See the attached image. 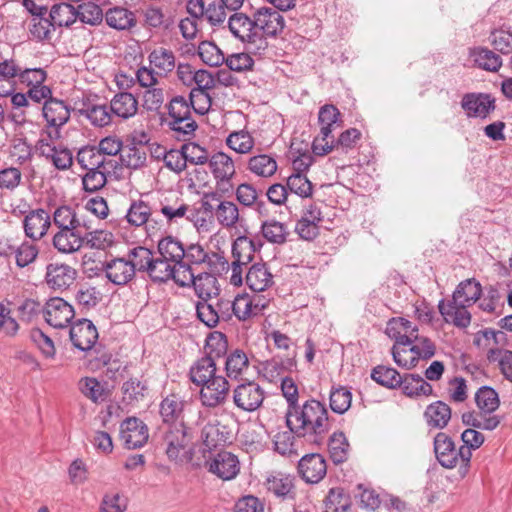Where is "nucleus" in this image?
Listing matches in <instances>:
<instances>
[{
    "mask_svg": "<svg viewBox=\"0 0 512 512\" xmlns=\"http://www.w3.org/2000/svg\"><path fill=\"white\" fill-rule=\"evenodd\" d=\"M178 273V266L159 255V257H153L147 275L154 283H166L173 280L178 286L187 287V284H182L178 280Z\"/></svg>",
    "mask_w": 512,
    "mask_h": 512,
    "instance_id": "nucleus-25",
    "label": "nucleus"
},
{
    "mask_svg": "<svg viewBox=\"0 0 512 512\" xmlns=\"http://www.w3.org/2000/svg\"><path fill=\"white\" fill-rule=\"evenodd\" d=\"M287 427H292L296 436L304 442L319 447L325 442L330 429L328 412L323 403L309 399L293 410L285 412Z\"/></svg>",
    "mask_w": 512,
    "mask_h": 512,
    "instance_id": "nucleus-1",
    "label": "nucleus"
},
{
    "mask_svg": "<svg viewBox=\"0 0 512 512\" xmlns=\"http://www.w3.org/2000/svg\"><path fill=\"white\" fill-rule=\"evenodd\" d=\"M296 438L298 437L292 431V427H288V430L285 431H278L272 438L274 450L283 456H298L295 446Z\"/></svg>",
    "mask_w": 512,
    "mask_h": 512,
    "instance_id": "nucleus-52",
    "label": "nucleus"
},
{
    "mask_svg": "<svg viewBox=\"0 0 512 512\" xmlns=\"http://www.w3.org/2000/svg\"><path fill=\"white\" fill-rule=\"evenodd\" d=\"M46 322L54 328H64L74 318V308L63 298H50L44 308Z\"/></svg>",
    "mask_w": 512,
    "mask_h": 512,
    "instance_id": "nucleus-14",
    "label": "nucleus"
},
{
    "mask_svg": "<svg viewBox=\"0 0 512 512\" xmlns=\"http://www.w3.org/2000/svg\"><path fill=\"white\" fill-rule=\"evenodd\" d=\"M461 106L468 117L485 118L490 111L494 110V100L486 94H465L461 101Z\"/></svg>",
    "mask_w": 512,
    "mask_h": 512,
    "instance_id": "nucleus-28",
    "label": "nucleus"
},
{
    "mask_svg": "<svg viewBox=\"0 0 512 512\" xmlns=\"http://www.w3.org/2000/svg\"><path fill=\"white\" fill-rule=\"evenodd\" d=\"M91 227H74L58 229L52 238L53 247L62 254H72L84 247V231Z\"/></svg>",
    "mask_w": 512,
    "mask_h": 512,
    "instance_id": "nucleus-12",
    "label": "nucleus"
},
{
    "mask_svg": "<svg viewBox=\"0 0 512 512\" xmlns=\"http://www.w3.org/2000/svg\"><path fill=\"white\" fill-rule=\"evenodd\" d=\"M253 24L256 31L263 35L265 38L276 37L285 27L284 17L278 10L271 7H261L253 14Z\"/></svg>",
    "mask_w": 512,
    "mask_h": 512,
    "instance_id": "nucleus-11",
    "label": "nucleus"
},
{
    "mask_svg": "<svg viewBox=\"0 0 512 512\" xmlns=\"http://www.w3.org/2000/svg\"><path fill=\"white\" fill-rule=\"evenodd\" d=\"M208 471L224 481H229L240 472V463L236 455L221 451L208 462Z\"/></svg>",
    "mask_w": 512,
    "mask_h": 512,
    "instance_id": "nucleus-19",
    "label": "nucleus"
},
{
    "mask_svg": "<svg viewBox=\"0 0 512 512\" xmlns=\"http://www.w3.org/2000/svg\"><path fill=\"white\" fill-rule=\"evenodd\" d=\"M265 307L264 304L260 305L259 297H250L248 294L237 295L232 300L231 311L239 320L245 321L252 316L260 313Z\"/></svg>",
    "mask_w": 512,
    "mask_h": 512,
    "instance_id": "nucleus-35",
    "label": "nucleus"
},
{
    "mask_svg": "<svg viewBox=\"0 0 512 512\" xmlns=\"http://www.w3.org/2000/svg\"><path fill=\"white\" fill-rule=\"evenodd\" d=\"M51 226L50 214L42 208L29 211L23 220L25 236L33 241L41 240Z\"/></svg>",
    "mask_w": 512,
    "mask_h": 512,
    "instance_id": "nucleus-20",
    "label": "nucleus"
},
{
    "mask_svg": "<svg viewBox=\"0 0 512 512\" xmlns=\"http://www.w3.org/2000/svg\"><path fill=\"white\" fill-rule=\"evenodd\" d=\"M148 148L142 142L134 140L123 145L120 160L130 169H139L146 164Z\"/></svg>",
    "mask_w": 512,
    "mask_h": 512,
    "instance_id": "nucleus-34",
    "label": "nucleus"
},
{
    "mask_svg": "<svg viewBox=\"0 0 512 512\" xmlns=\"http://www.w3.org/2000/svg\"><path fill=\"white\" fill-rule=\"evenodd\" d=\"M503 417L484 412H466L462 414V422L466 426L480 430L493 431L501 423Z\"/></svg>",
    "mask_w": 512,
    "mask_h": 512,
    "instance_id": "nucleus-42",
    "label": "nucleus"
},
{
    "mask_svg": "<svg viewBox=\"0 0 512 512\" xmlns=\"http://www.w3.org/2000/svg\"><path fill=\"white\" fill-rule=\"evenodd\" d=\"M469 58L480 69L496 72L502 66L501 57L486 47H474L469 49Z\"/></svg>",
    "mask_w": 512,
    "mask_h": 512,
    "instance_id": "nucleus-40",
    "label": "nucleus"
},
{
    "mask_svg": "<svg viewBox=\"0 0 512 512\" xmlns=\"http://www.w3.org/2000/svg\"><path fill=\"white\" fill-rule=\"evenodd\" d=\"M199 115H204L209 109L207 105L196 106V99H186L184 96L177 95L173 97L167 105V119L180 120L192 116L191 110Z\"/></svg>",
    "mask_w": 512,
    "mask_h": 512,
    "instance_id": "nucleus-29",
    "label": "nucleus"
},
{
    "mask_svg": "<svg viewBox=\"0 0 512 512\" xmlns=\"http://www.w3.org/2000/svg\"><path fill=\"white\" fill-rule=\"evenodd\" d=\"M205 198L219 202L215 208V217L222 227L228 229L237 227L241 217L239 208L234 202L221 200V195L216 192L206 193Z\"/></svg>",
    "mask_w": 512,
    "mask_h": 512,
    "instance_id": "nucleus-24",
    "label": "nucleus"
},
{
    "mask_svg": "<svg viewBox=\"0 0 512 512\" xmlns=\"http://www.w3.org/2000/svg\"><path fill=\"white\" fill-rule=\"evenodd\" d=\"M79 112L81 116L87 118L96 127H104L111 124L113 118L110 106L106 105H91L81 109Z\"/></svg>",
    "mask_w": 512,
    "mask_h": 512,
    "instance_id": "nucleus-60",
    "label": "nucleus"
},
{
    "mask_svg": "<svg viewBox=\"0 0 512 512\" xmlns=\"http://www.w3.org/2000/svg\"><path fill=\"white\" fill-rule=\"evenodd\" d=\"M159 255L163 256L164 259L173 262L178 266V270L183 268V257H185V247L183 243L171 235L166 236L159 240L157 245Z\"/></svg>",
    "mask_w": 512,
    "mask_h": 512,
    "instance_id": "nucleus-37",
    "label": "nucleus"
},
{
    "mask_svg": "<svg viewBox=\"0 0 512 512\" xmlns=\"http://www.w3.org/2000/svg\"><path fill=\"white\" fill-rule=\"evenodd\" d=\"M226 145L238 154L250 153L254 146L255 140L247 130L232 131L225 140Z\"/></svg>",
    "mask_w": 512,
    "mask_h": 512,
    "instance_id": "nucleus-54",
    "label": "nucleus"
},
{
    "mask_svg": "<svg viewBox=\"0 0 512 512\" xmlns=\"http://www.w3.org/2000/svg\"><path fill=\"white\" fill-rule=\"evenodd\" d=\"M475 403L478 412L493 413L500 405V399L495 389L490 386H482L475 393Z\"/></svg>",
    "mask_w": 512,
    "mask_h": 512,
    "instance_id": "nucleus-55",
    "label": "nucleus"
},
{
    "mask_svg": "<svg viewBox=\"0 0 512 512\" xmlns=\"http://www.w3.org/2000/svg\"><path fill=\"white\" fill-rule=\"evenodd\" d=\"M77 386L82 395L95 404L106 401L108 397V390L95 377H82Z\"/></svg>",
    "mask_w": 512,
    "mask_h": 512,
    "instance_id": "nucleus-45",
    "label": "nucleus"
},
{
    "mask_svg": "<svg viewBox=\"0 0 512 512\" xmlns=\"http://www.w3.org/2000/svg\"><path fill=\"white\" fill-rule=\"evenodd\" d=\"M267 489L279 498L293 499L294 478L290 475L277 473L267 478Z\"/></svg>",
    "mask_w": 512,
    "mask_h": 512,
    "instance_id": "nucleus-46",
    "label": "nucleus"
},
{
    "mask_svg": "<svg viewBox=\"0 0 512 512\" xmlns=\"http://www.w3.org/2000/svg\"><path fill=\"white\" fill-rule=\"evenodd\" d=\"M371 378L379 385L395 389L401 385L400 373L392 368L384 365L376 366L371 372Z\"/></svg>",
    "mask_w": 512,
    "mask_h": 512,
    "instance_id": "nucleus-58",
    "label": "nucleus"
},
{
    "mask_svg": "<svg viewBox=\"0 0 512 512\" xmlns=\"http://www.w3.org/2000/svg\"><path fill=\"white\" fill-rule=\"evenodd\" d=\"M482 287L475 279H467L459 283L452 299L464 305H472L480 299Z\"/></svg>",
    "mask_w": 512,
    "mask_h": 512,
    "instance_id": "nucleus-48",
    "label": "nucleus"
},
{
    "mask_svg": "<svg viewBox=\"0 0 512 512\" xmlns=\"http://www.w3.org/2000/svg\"><path fill=\"white\" fill-rule=\"evenodd\" d=\"M349 443L342 432H334L328 441L330 457L335 464L343 463L348 457Z\"/></svg>",
    "mask_w": 512,
    "mask_h": 512,
    "instance_id": "nucleus-61",
    "label": "nucleus"
},
{
    "mask_svg": "<svg viewBox=\"0 0 512 512\" xmlns=\"http://www.w3.org/2000/svg\"><path fill=\"white\" fill-rule=\"evenodd\" d=\"M461 440L463 445L458 449V454H460L458 473L460 477L464 478L470 468L472 450H477L483 445L485 436L478 429L470 427L462 432Z\"/></svg>",
    "mask_w": 512,
    "mask_h": 512,
    "instance_id": "nucleus-15",
    "label": "nucleus"
},
{
    "mask_svg": "<svg viewBox=\"0 0 512 512\" xmlns=\"http://www.w3.org/2000/svg\"><path fill=\"white\" fill-rule=\"evenodd\" d=\"M125 218L132 226L140 227L145 225L149 236L154 235L164 226L162 220L158 218L157 212L153 211L150 205L142 200L131 203Z\"/></svg>",
    "mask_w": 512,
    "mask_h": 512,
    "instance_id": "nucleus-6",
    "label": "nucleus"
},
{
    "mask_svg": "<svg viewBox=\"0 0 512 512\" xmlns=\"http://www.w3.org/2000/svg\"><path fill=\"white\" fill-rule=\"evenodd\" d=\"M228 27L233 36L245 45L248 52L261 55L267 49V39L256 31L253 19L244 13L236 12L231 15Z\"/></svg>",
    "mask_w": 512,
    "mask_h": 512,
    "instance_id": "nucleus-3",
    "label": "nucleus"
},
{
    "mask_svg": "<svg viewBox=\"0 0 512 512\" xmlns=\"http://www.w3.org/2000/svg\"><path fill=\"white\" fill-rule=\"evenodd\" d=\"M148 61L159 77H167L176 68L175 54L168 48L158 47L153 49L148 55Z\"/></svg>",
    "mask_w": 512,
    "mask_h": 512,
    "instance_id": "nucleus-31",
    "label": "nucleus"
},
{
    "mask_svg": "<svg viewBox=\"0 0 512 512\" xmlns=\"http://www.w3.org/2000/svg\"><path fill=\"white\" fill-rule=\"evenodd\" d=\"M39 255V246L33 240H24L17 245L15 263L19 268H24L34 263Z\"/></svg>",
    "mask_w": 512,
    "mask_h": 512,
    "instance_id": "nucleus-62",
    "label": "nucleus"
},
{
    "mask_svg": "<svg viewBox=\"0 0 512 512\" xmlns=\"http://www.w3.org/2000/svg\"><path fill=\"white\" fill-rule=\"evenodd\" d=\"M402 391L409 397L429 396L433 392L432 386L418 374H405L401 376Z\"/></svg>",
    "mask_w": 512,
    "mask_h": 512,
    "instance_id": "nucleus-47",
    "label": "nucleus"
},
{
    "mask_svg": "<svg viewBox=\"0 0 512 512\" xmlns=\"http://www.w3.org/2000/svg\"><path fill=\"white\" fill-rule=\"evenodd\" d=\"M104 271L108 280L115 285H125L135 277L127 257L107 261L104 264Z\"/></svg>",
    "mask_w": 512,
    "mask_h": 512,
    "instance_id": "nucleus-27",
    "label": "nucleus"
},
{
    "mask_svg": "<svg viewBox=\"0 0 512 512\" xmlns=\"http://www.w3.org/2000/svg\"><path fill=\"white\" fill-rule=\"evenodd\" d=\"M232 398L238 409L244 412H254L262 406L265 391L255 381H246L233 389Z\"/></svg>",
    "mask_w": 512,
    "mask_h": 512,
    "instance_id": "nucleus-8",
    "label": "nucleus"
},
{
    "mask_svg": "<svg viewBox=\"0 0 512 512\" xmlns=\"http://www.w3.org/2000/svg\"><path fill=\"white\" fill-rule=\"evenodd\" d=\"M298 472L305 482L318 483L327 473L326 461L319 453L304 455L298 462Z\"/></svg>",
    "mask_w": 512,
    "mask_h": 512,
    "instance_id": "nucleus-21",
    "label": "nucleus"
},
{
    "mask_svg": "<svg viewBox=\"0 0 512 512\" xmlns=\"http://www.w3.org/2000/svg\"><path fill=\"white\" fill-rule=\"evenodd\" d=\"M76 161L86 171L104 169L106 172H114L117 162L106 158L96 146L82 147L76 155Z\"/></svg>",
    "mask_w": 512,
    "mask_h": 512,
    "instance_id": "nucleus-17",
    "label": "nucleus"
},
{
    "mask_svg": "<svg viewBox=\"0 0 512 512\" xmlns=\"http://www.w3.org/2000/svg\"><path fill=\"white\" fill-rule=\"evenodd\" d=\"M105 21L109 27L116 30H129L136 25L135 14L121 6L108 9Z\"/></svg>",
    "mask_w": 512,
    "mask_h": 512,
    "instance_id": "nucleus-43",
    "label": "nucleus"
},
{
    "mask_svg": "<svg viewBox=\"0 0 512 512\" xmlns=\"http://www.w3.org/2000/svg\"><path fill=\"white\" fill-rule=\"evenodd\" d=\"M109 106L113 116L126 120L136 115L138 100L130 92H119L111 99Z\"/></svg>",
    "mask_w": 512,
    "mask_h": 512,
    "instance_id": "nucleus-33",
    "label": "nucleus"
},
{
    "mask_svg": "<svg viewBox=\"0 0 512 512\" xmlns=\"http://www.w3.org/2000/svg\"><path fill=\"white\" fill-rule=\"evenodd\" d=\"M256 251L255 242L246 237H238L232 246L233 261L230 266V283L234 286H240L243 283V266L252 261L253 253Z\"/></svg>",
    "mask_w": 512,
    "mask_h": 512,
    "instance_id": "nucleus-7",
    "label": "nucleus"
},
{
    "mask_svg": "<svg viewBox=\"0 0 512 512\" xmlns=\"http://www.w3.org/2000/svg\"><path fill=\"white\" fill-rule=\"evenodd\" d=\"M98 339L95 325L88 319H81L70 328V340L81 351L90 350Z\"/></svg>",
    "mask_w": 512,
    "mask_h": 512,
    "instance_id": "nucleus-23",
    "label": "nucleus"
},
{
    "mask_svg": "<svg viewBox=\"0 0 512 512\" xmlns=\"http://www.w3.org/2000/svg\"><path fill=\"white\" fill-rule=\"evenodd\" d=\"M148 427L140 419L129 417L120 425V438L127 449H138L148 440Z\"/></svg>",
    "mask_w": 512,
    "mask_h": 512,
    "instance_id": "nucleus-13",
    "label": "nucleus"
},
{
    "mask_svg": "<svg viewBox=\"0 0 512 512\" xmlns=\"http://www.w3.org/2000/svg\"><path fill=\"white\" fill-rule=\"evenodd\" d=\"M246 168L258 177L269 178L276 173L278 164L272 155L258 154L248 159Z\"/></svg>",
    "mask_w": 512,
    "mask_h": 512,
    "instance_id": "nucleus-44",
    "label": "nucleus"
},
{
    "mask_svg": "<svg viewBox=\"0 0 512 512\" xmlns=\"http://www.w3.org/2000/svg\"><path fill=\"white\" fill-rule=\"evenodd\" d=\"M49 16L54 26L70 27L77 20V8L66 2L56 3L52 5Z\"/></svg>",
    "mask_w": 512,
    "mask_h": 512,
    "instance_id": "nucleus-50",
    "label": "nucleus"
},
{
    "mask_svg": "<svg viewBox=\"0 0 512 512\" xmlns=\"http://www.w3.org/2000/svg\"><path fill=\"white\" fill-rule=\"evenodd\" d=\"M434 453L438 463L447 469L460 465V454L453 439L444 432H438L433 441Z\"/></svg>",
    "mask_w": 512,
    "mask_h": 512,
    "instance_id": "nucleus-16",
    "label": "nucleus"
},
{
    "mask_svg": "<svg viewBox=\"0 0 512 512\" xmlns=\"http://www.w3.org/2000/svg\"><path fill=\"white\" fill-rule=\"evenodd\" d=\"M193 84H195L196 87L191 89L189 94L190 99L193 100L200 98L204 101V105H207L209 109L211 105V98L208 91L215 87L214 76L207 70L199 69L194 74Z\"/></svg>",
    "mask_w": 512,
    "mask_h": 512,
    "instance_id": "nucleus-39",
    "label": "nucleus"
},
{
    "mask_svg": "<svg viewBox=\"0 0 512 512\" xmlns=\"http://www.w3.org/2000/svg\"><path fill=\"white\" fill-rule=\"evenodd\" d=\"M105 14L100 4L92 1L84 2L77 7V19L90 26H98L102 23Z\"/></svg>",
    "mask_w": 512,
    "mask_h": 512,
    "instance_id": "nucleus-59",
    "label": "nucleus"
},
{
    "mask_svg": "<svg viewBox=\"0 0 512 512\" xmlns=\"http://www.w3.org/2000/svg\"><path fill=\"white\" fill-rule=\"evenodd\" d=\"M153 257V252L144 246L134 247L127 253V259L135 274L137 271L148 273Z\"/></svg>",
    "mask_w": 512,
    "mask_h": 512,
    "instance_id": "nucleus-56",
    "label": "nucleus"
},
{
    "mask_svg": "<svg viewBox=\"0 0 512 512\" xmlns=\"http://www.w3.org/2000/svg\"><path fill=\"white\" fill-rule=\"evenodd\" d=\"M185 257H183V268L178 270V280L182 284H187L193 279V266L206 265L208 268H212L215 261L220 262L222 265L227 264L223 257L217 253H209L204 247L198 243H192L185 247Z\"/></svg>",
    "mask_w": 512,
    "mask_h": 512,
    "instance_id": "nucleus-5",
    "label": "nucleus"
},
{
    "mask_svg": "<svg viewBox=\"0 0 512 512\" xmlns=\"http://www.w3.org/2000/svg\"><path fill=\"white\" fill-rule=\"evenodd\" d=\"M246 285L255 292H263L273 284V275L265 263H255L246 272Z\"/></svg>",
    "mask_w": 512,
    "mask_h": 512,
    "instance_id": "nucleus-32",
    "label": "nucleus"
},
{
    "mask_svg": "<svg viewBox=\"0 0 512 512\" xmlns=\"http://www.w3.org/2000/svg\"><path fill=\"white\" fill-rule=\"evenodd\" d=\"M467 306L456 302L454 299L447 303L441 300L438 304V309L446 322L453 323L459 328H466L471 323V314L466 309Z\"/></svg>",
    "mask_w": 512,
    "mask_h": 512,
    "instance_id": "nucleus-26",
    "label": "nucleus"
},
{
    "mask_svg": "<svg viewBox=\"0 0 512 512\" xmlns=\"http://www.w3.org/2000/svg\"><path fill=\"white\" fill-rule=\"evenodd\" d=\"M167 127L172 131L173 136L179 141H189L195 136L198 128L196 120L190 117H184L180 120L166 119Z\"/></svg>",
    "mask_w": 512,
    "mask_h": 512,
    "instance_id": "nucleus-51",
    "label": "nucleus"
},
{
    "mask_svg": "<svg viewBox=\"0 0 512 512\" xmlns=\"http://www.w3.org/2000/svg\"><path fill=\"white\" fill-rule=\"evenodd\" d=\"M208 164L214 178L234 177L236 175L234 160L222 151L214 153Z\"/></svg>",
    "mask_w": 512,
    "mask_h": 512,
    "instance_id": "nucleus-49",
    "label": "nucleus"
},
{
    "mask_svg": "<svg viewBox=\"0 0 512 512\" xmlns=\"http://www.w3.org/2000/svg\"><path fill=\"white\" fill-rule=\"evenodd\" d=\"M216 363L210 356H203L190 367L189 378L196 386L207 384V382L215 378Z\"/></svg>",
    "mask_w": 512,
    "mask_h": 512,
    "instance_id": "nucleus-38",
    "label": "nucleus"
},
{
    "mask_svg": "<svg viewBox=\"0 0 512 512\" xmlns=\"http://www.w3.org/2000/svg\"><path fill=\"white\" fill-rule=\"evenodd\" d=\"M394 362L401 368L411 370L423 360L427 361L435 356L436 345L430 338H421L420 341H405L394 344L392 347Z\"/></svg>",
    "mask_w": 512,
    "mask_h": 512,
    "instance_id": "nucleus-2",
    "label": "nucleus"
},
{
    "mask_svg": "<svg viewBox=\"0 0 512 512\" xmlns=\"http://www.w3.org/2000/svg\"><path fill=\"white\" fill-rule=\"evenodd\" d=\"M200 387L199 399L204 407L217 408L228 401L230 384L225 377L218 375Z\"/></svg>",
    "mask_w": 512,
    "mask_h": 512,
    "instance_id": "nucleus-9",
    "label": "nucleus"
},
{
    "mask_svg": "<svg viewBox=\"0 0 512 512\" xmlns=\"http://www.w3.org/2000/svg\"><path fill=\"white\" fill-rule=\"evenodd\" d=\"M351 501L341 488L330 489L324 500L325 512H347Z\"/></svg>",
    "mask_w": 512,
    "mask_h": 512,
    "instance_id": "nucleus-64",
    "label": "nucleus"
},
{
    "mask_svg": "<svg viewBox=\"0 0 512 512\" xmlns=\"http://www.w3.org/2000/svg\"><path fill=\"white\" fill-rule=\"evenodd\" d=\"M261 233L268 242L277 245L284 244L289 235L287 226L275 219L263 221L261 224Z\"/></svg>",
    "mask_w": 512,
    "mask_h": 512,
    "instance_id": "nucleus-53",
    "label": "nucleus"
},
{
    "mask_svg": "<svg viewBox=\"0 0 512 512\" xmlns=\"http://www.w3.org/2000/svg\"><path fill=\"white\" fill-rule=\"evenodd\" d=\"M77 270L66 263H49L46 266L45 283L54 291L69 289L76 281Z\"/></svg>",
    "mask_w": 512,
    "mask_h": 512,
    "instance_id": "nucleus-10",
    "label": "nucleus"
},
{
    "mask_svg": "<svg viewBox=\"0 0 512 512\" xmlns=\"http://www.w3.org/2000/svg\"><path fill=\"white\" fill-rule=\"evenodd\" d=\"M249 360L247 355L240 349L231 352L225 362L227 376L237 379L242 373L248 369Z\"/></svg>",
    "mask_w": 512,
    "mask_h": 512,
    "instance_id": "nucleus-63",
    "label": "nucleus"
},
{
    "mask_svg": "<svg viewBox=\"0 0 512 512\" xmlns=\"http://www.w3.org/2000/svg\"><path fill=\"white\" fill-rule=\"evenodd\" d=\"M120 376L123 379L121 385L122 402L128 406H138L149 394V381L141 371L134 369L132 365L123 366Z\"/></svg>",
    "mask_w": 512,
    "mask_h": 512,
    "instance_id": "nucleus-4",
    "label": "nucleus"
},
{
    "mask_svg": "<svg viewBox=\"0 0 512 512\" xmlns=\"http://www.w3.org/2000/svg\"><path fill=\"white\" fill-rule=\"evenodd\" d=\"M42 114L47 122V126L55 128V138H58V129L69 121L71 108L63 100L52 97L44 102Z\"/></svg>",
    "mask_w": 512,
    "mask_h": 512,
    "instance_id": "nucleus-18",
    "label": "nucleus"
},
{
    "mask_svg": "<svg viewBox=\"0 0 512 512\" xmlns=\"http://www.w3.org/2000/svg\"><path fill=\"white\" fill-rule=\"evenodd\" d=\"M190 285L193 286L195 294L200 301L210 300L219 294L218 280L213 274L208 272L199 273L198 275L193 273V279L189 282Z\"/></svg>",
    "mask_w": 512,
    "mask_h": 512,
    "instance_id": "nucleus-36",
    "label": "nucleus"
},
{
    "mask_svg": "<svg viewBox=\"0 0 512 512\" xmlns=\"http://www.w3.org/2000/svg\"><path fill=\"white\" fill-rule=\"evenodd\" d=\"M184 402L175 394L164 398L160 403V415L165 423L177 424L182 414Z\"/></svg>",
    "mask_w": 512,
    "mask_h": 512,
    "instance_id": "nucleus-57",
    "label": "nucleus"
},
{
    "mask_svg": "<svg viewBox=\"0 0 512 512\" xmlns=\"http://www.w3.org/2000/svg\"><path fill=\"white\" fill-rule=\"evenodd\" d=\"M166 454L170 460L178 461L186 453L189 443L186 427L182 422L171 425L165 433Z\"/></svg>",
    "mask_w": 512,
    "mask_h": 512,
    "instance_id": "nucleus-22",
    "label": "nucleus"
},
{
    "mask_svg": "<svg viewBox=\"0 0 512 512\" xmlns=\"http://www.w3.org/2000/svg\"><path fill=\"white\" fill-rule=\"evenodd\" d=\"M53 224L58 229L74 227H87V221L79 214L78 210L69 205L57 207L52 215Z\"/></svg>",
    "mask_w": 512,
    "mask_h": 512,
    "instance_id": "nucleus-41",
    "label": "nucleus"
},
{
    "mask_svg": "<svg viewBox=\"0 0 512 512\" xmlns=\"http://www.w3.org/2000/svg\"><path fill=\"white\" fill-rule=\"evenodd\" d=\"M452 411L448 404L443 401H435L429 404L423 414L424 420L429 429H444L451 420Z\"/></svg>",
    "mask_w": 512,
    "mask_h": 512,
    "instance_id": "nucleus-30",
    "label": "nucleus"
}]
</instances>
